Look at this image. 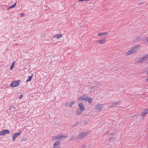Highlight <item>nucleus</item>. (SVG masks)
<instances>
[{
	"instance_id": "nucleus-1",
	"label": "nucleus",
	"mask_w": 148,
	"mask_h": 148,
	"mask_svg": "<svg viewBox=\"0 0 148 148\" xmlns=\"http://www.w3.org/2000/svg\"><path fill=\"white\" fill-rule=\"evenodd\" d=\"M67 136V135L65 136V135H59L56 136H53L52 139H54L55 140H62Z\"/></svg>"
},
{
	"instance_id": "nucleus-2",
	"label": "nucleus",
	"mask_w": 148,
	"mask_h": 148,
	"mask_svg": "<svg viewBox=\"0 0 148 148\" xmlns=\"http://www.w3.org/2000/svg\"><path fill=\"white\" fill-rule=\"evenodd\" d=\"M20 81V80L13 81L10 86L13 87H17L19 86Z\"/></svg>"
},
{
	"instance_id": "nucleus-3",
	"label": "nucleus",
	"mask_w": 148,
	"mask_h": 148,
	"mask_svg": "<svg viewBox=\"0 0 148 148\" xmlns=\"http://www.w3.org/2000/svg\"><path fill=\"white\" fill-rule=\"evenodd\" d=\"M10 132L9 130L5 129L0 132V136H4L7 134H9Z\"/></svg>"
},
{
	"instance_id": "nucleus-4",
	"label": "nucleus",
	"mask_w": 148,
	"mask_h": 148,
	"mask_svg": "<svg viewBox=\"0 0 148 148\" xmlns=\"http://www.w3.org/2000/svg\"><path fill=\"white\" fill-rule=\"evenodd\" d=\"M88 134V131H87L84 132H82L79 134L80 137L83 139L85 136H87Z\"/></svg>"
},
{
	"instance_id": "nucleus-5",
	"label": "nucleus",
	"mask_w": 148,
	"mask_h": 148,
	"mask_svg": "<svg viewBox=\"0 0 148 148\" xmlns=\"http://www.w3.org/2000/svg\"><path fill=\"white\" fill-rule=\"evenodd\" d=\"M103 105L102 104L97 105L95 106V108L99 112L101 110V109L103 107Z\"/></svg>"
},
{
	"instance_id": "nucleus-6",
	"label": "nucleus",
	"mask_w": 148,
	"mask_h": 148,
	"mask_svg": "<svg viewBox=\"0 0 148 148\" xmlns=\"http://www.w3.org/2000/svg\"><path fill=\"white\" fill-rule=\"evenodd\" d=\"M21 130H19V132H16L12 136L13 141H14L17 137L20 135L21 134Z\"/></svg>"
},
{
	"instance_id": "nucleus-7",
	"label": "nucleus",
	"mask_w": 148,
	"mask_h": 148,
	"mask_svg": "<svg viewBox=\"0 0 148 148\" xmlns=\"http://www.w3.org/2000/svg\"><path fill=\"white\" fill-rule=\"evenodd\" d=\"M78 105L80 111L82 112L84 110L85 108L83 106V104L82 103H79Z\"/></svg>"
},
{
	"instance_id": "nucleus-8",
	"label": "nucleus",
	"mask_w": 148,
	"mask_h": 148,
	"mask_svg": "<svg viewBox=\"0 0 148 148\" xmlns=\"http://www.w3.org/2000/svg\"><path fill=\"white\" fill-rule=\"evenodd\" d=\"M106 41V38H103V39L98 40L97 42L99 44H102L105 43Z\"/></svg>"
},
{
	"instance_id": "nucleus-9",
	"label": "nucleus",
	"mask_w": 148,
	"mask_h": 148,
	"mask_svg": "<svg viewBox=\"0 0 148 148\" xmlns=\"http://www.w3.org/2000/svg\"><path fill=\"white\" fill-rule=\"evenodd\" d=\"M134 52L135 51H134V49H132L129 50L127 52L125 53V54L127 56L131 55L133 54Z\"/></svg>"
},
{
	"instance_id": "nucleus-10",
	"label": "nucleus",
	"mask_w": 148,
	"mask_h": 148,
	"mask_svg": "<svg viewBox=\"0 0 148 148\" xmlns=\"http://www.w3.org/2000/svg\"><path fill=\"white\" fill-rule=\"evenodd\" d=\"M120 101H117L116 102H114L113 103H112L111 106V107L112 108L113 107H115L117 105H119L120 104L119 103Z\"/></svg>"
},
{
	"instance_id": "nucleus-11",
	"label": "nucleus",
	"mask_w": 148,
	"mask_h": 148,
	"mask_svg": "<svg viewBox=\"0 0 148 148\" xmlns=\"http://www.w3.org/2000/svg\"><path fill=\"white\" fill-rule=\"evenodd\" d=\"M86 95H84L79 98L78 101H80L82 100H86Z\"/></svg>"
},
{
	"instance_id": "nucleus-12",
	"label": "nucleus",
	"mask_w": 148,
	"mask_h": 148,
	"mask_svg": "<svg viewBox=\"0 0 148 148\" xmlns=\"http://www.w3.org/2000/svg\"><path fill=\"white\" fill-rule=\"evenodd\" d=\"M60 142L58 140L56 141L53 144V148H56L57 147V146L60 144Z\"/></svg>"
},
{
	"instance_id": "nucleus-13",
	"label": "nucleus",
	"mask_w": 148,
	"mask_h": 148,
	"mask_svg": "<svg viewBox=\"0 0 148 148\" xmlns=\"http://www.w3.org/2000/svg\"><path fill=\"white\" fill-rule=\"evenodd\" d=\"M148 113V109L146 110H145L143 111L142 112L141 115H142L143 117L145 116Z\"/></svg>"
},
{
	"instance_id": "nucleus-14",
	"label": "nucleus",
	"mask_w": 148,
	"mask_h": 148,
	"mask_svg": "<svg viewBox=\"0 0 148 148\" xmlns=\"http://www.w3.org/2000/svg\"><path fill=\"white\" fill-rule=\"evenodd\" d=\"M93 83L95 84V86H93V87H92L91 88V89L92 88H94V87H96L97 86H99L100 85V83L99 82H94Z\"/></svg>"
},
{
	"instance_id": "nucleus-15",
	"label": "nucleus",
	"mask_w": 148,
	"mask_h": 148,
	"mask_svg": "<svg viewBox=\"0 0 148 148\" xmlns=\"http://www.w3.org/2000/svg\"><path fill=\"white\" fill-rule=\"evenodd\" d=\"M17 2H15L13 5L10 6L8 8L7 10H8L12 8L15 7L16 5Z\"/></svg>"
},
{
	"instance_id": "nucleus-16",
	"label": "nucleus",
	"mask_w": 148,
	"mask_h": 148,
	"mask_svg": "<svg viewBox=\"0 0 148 148\" xmlns=\"http://www.w3.org/2000/svg\"><path fill=\"white\" fill-rule=\"evenodd\" d=\"M140 48V45H137L135 46H133V49H134V51H136V49H139Z\"/></svg>"
},
{
	"instance_id": "nucleus-17",
	"label": "nucleus",
	"mask_w": 148,
	"mask_h": 148,
	"mask_svg": "<svg viewBox=\"0 0 148 148\" xmlns=\"http://www.w3.org/2000/svg\"><path fill=\"white\" fill-rule=\"evenodd\" d=\"M107 34L108 35V34H107V32H103L102 33H98L97 34V36H101L103 35H104L105 34Z\"/></svg>"
},
{
	"instance_id": "nucleus-18",
	"label": "nucleus",
	"mask_w": 148,
	"mask_h": 148,
	"mask_svg": "<svg viewBox=\"0 0 148 148\" xmlns=\"http://www.w3.org/2000/svg\"><path fill=\"white\" fill-rule=\"evenodd\" d=\"M33 76V75L32 74L31 76H29L28 77V78L26 80V81L27 82L30 81L31 80Z\"/></svg>"
},
{
	"instance_id": "nucleus-19",
	"label": "nucleus",
	"mask_w": 148,
	"mask_h": 148,
	"mask_svg": "<svg viewBox=\"0 0 148 148\" xmlns=\"http://www.w3.org/2000/svg\"><path fill=\"white\" fill-rule=\"evenodd\" d=\"M80 136L79 134L77 137L76 140L78 141V142H79L80 140L82 139V138H81V137H80Z\"/></svg>"
},
{
	"instance_id": "nucleus-20",
	"label": "nucleus",
	"mask_w": 148,
	"mask_h": 148,
	"mask_svg": "<svg viewBox=\"0 0 148 148\" xmlns=\"http://www.w3.org/2000/svg\"><path fill=\"white\" fill-rule=\"evenodd\" d=\"M145 58L143 57L139 59V62H143Z\"/></svg>"
},
{
	"instance_id": "nucleus-21",
	"label": "nucleus",
	"mask_w": 148,
	"mask_h": 148,
	"mask_svg": "<svg viewBox=\"0 0 148 148\" xmlns=\"http://www.w3.org/2000/svg\"><path fill=\"white\" fill-rule=\"evenodd\" d=\"M88 100V102L89 103H91L92 101V100L90 98H87V97H86V100Z\"/></svg>"
},
{
	"instance_id": "nucleus-22",
	"label": "nucleus",
	"mask_w": 148,
	"mask_h": 148,
	"mask_svg": "<svg viewBox=\"0 0 148 148\" xmlns=\"http://www.w3.org/2000/svg\"><path fill=\"white\" fill-rule=\"evenodd\" d=\"M76 112L77 115H79L82 114V112L79 111L78 110H76Z\"/></svg>"
},
{
	"instance_id": "nucleus-23",
	"label": "nucleus",
	"mask_w": 148,
	"mask_h": 148,
	"mask_svg": "<svg viewBox=\"0 0 148 148\" xmlns=\"http://www.w3.org/2000/svg\"><path fill=\"white\" fill-rule=\"evenodd\" d=\"M74 103V102L73 101H71L69 105V106L70 107H72V105Z\"/></svg>"
},
{
	"instance_id": "nucleus-24",
	"label": "nucleus",
	"mask_w": 148,
	"mask_h": 148,
	"mask_svg": "<svg viewBox=\"0 0 148 148\" xmlns=\"http://www.w3.org/2000/svg\"><path fill=\"white\" fill-rule=\"evenodd\" d=\"M62 35L61 34H58V35L57 36V38L58 39L59 38L62 37Z\"/></svg>"
},
{
	"instance_id": "nucleus-25",
	"label": "nucleus",
	"mask_w": 148,
	"mask_h": 148,
	"mask_svg": "<svg viewBox=\"0 0 148 148\" xmlns=\"http://www.w3.org/2000/svg\"><path fill=\"white\" fill-rule=\"evenodd\" d=\"M75 137L74 136H72L71 137V138L69 140H70V141H72V140Z\"/></svg>"
},
{
	"instance_id": "nucleus-26",
	"label": "nucleus",
	"mask_w": 148,
	"mask_h": 148,
	"mask_svg": "<svg viewBox=\"0 0 148 148\" xmlns=\"http://www.w3.org/2000/svg\"><path fill=\"white\" fill-rule=\"evenodd\" d=\"M140 37H137L135 38V39L134 40L135 41H137L139 40Z\"/></svg>"
},
{
	"instance_id": "nucleus-27",
	"label": "nucleus",
	"mask_w": 148,
	"mask_h": 148,
	"mask_svg": "<svg viewBox=\"0 0 148 148\" xmlns=\"http://www.w3.org/2000/svg\"><path fill=\"white\" fill-rule=\"evenodd\" d=\"M23 95H20L19 96V97H18L19 99H22V98H23Z\"/></svg>"
},
{
	"instance_id": "nucleus-28",
	"label": "nucleus",
	"mask_w": 148,
	"mask_h": 148,
	"mask_svg": "<svg viewBox=\"0 0 148 148\" xmlns=\"http://www.w3.org/2000/svg\"><path fill=\"white\" fill-rule=\"evenodd\" d=\"M14 66L12 65H11L10 68V70H12L13 69V68H14Z\"/></svg>"
},
{
	"instance_id": "nucleus-29",
	"label": "nucleus",
	"mask_w": 148,
	"mask_h": 148,
	"mask_svg": "<svg viewBox=\"0 0 148 148\" xmlns=\"http://www.w3.org/2000/svg\"><path fill=\"white\" fill-rule=\"evenodd\" d=\"M14 108V106L12 105L11 106L9 109L11 110L12 109Z\"/></svg>"
},
{
	"instance_id": "nucleus-30",
	"label": "nucleus",
	"mask_w": 148,
	"mask_h": 148,
	"mask_svg": "<svg viewBox=\"0 0 148 148\" xmlns=\"http://www.w3.org/2000/svg\"><path fill=\"white\" fill-rule=\"evenodd\" d=\"M25 15V14L23 13H21L20 14V16L21 17H23V16H24Z\"/></svg>"
},
{
	"instance_id": "nucleus-31",
	"label": "nucleus",
	"mask_w": 148,
	"mask_h": 148,
	"mask_svg": "<svg viewBox=\"0 0 148 148\" xmlns=\"http://www.w3.org/2000/svg\"><path fill=\"white\" fill-rule=\"evenodd\" d=\"M114 139V138H113L112 137V138H110L109 139V140H110V141H111V140H113Z\"/></svg>"
},
{
	"instance_id": "nucleus-32",
	"label": "nucleus",
	"mask_w": 148,
	"mask_h": 148,
	"mask_svg": "<svg viewBox=\"0 0 148 148\" xmlns=\"http://www.w3.org/2000/svg\"><path fill=\"white\" fill-rule=\"evenodd\" d=\"M80 123V122H78V123H76L74 125H73V126H76L79 123Z\"/></svg>"
},
{
	"instance_id": "nucleus-33",
	"label": "nucleus",
	"mask_w": 148,
	"mask_h": 148,
	"mask_svg": "<svg viewBox=\"0 0 148 148\" xmlns=\"http://www.w3.org/2000/svg\"><path fill=\"white\" fill-rule=\"evenodd\" d=\"M144 58L145 59L146 58H148V54L146 56H144Z\"/></svg>"
},
{
	"instance_id": "nucleus-34",
	"label": "nucleus",
	"mask_w": 148,
	"mask_h": 148,
	"mask_svg": "<svg viewBox=\"0 0 148 148\" xmlns=\"http://www.w3.org/2000/svg\"><path fill=\"white\" fill-rule=\"evenodd\" d=\"M15 62L14 61L12 63V65L14 66L15 64Z\"/></svg>"
},
{
	"instance_id": "nucleus-35",
	"label": "nucleus",
	"mask_w": 148,
	"mask_h": 148,
	"mask_svg": "<svg viewBox=\"0 0 148 148\" xmlns=\"http://www.w3.org/2000/svg\"><path fill=\"white\" fill-rule=\"evenodd\" d=\"M58 35V34H56L55 35H54L53 36V37H56L57 38V36Z\"/></svg>"
},
{
	"instance_id": "nucleus-36",
	"label": "nucleus",
	"mask_w": 148,
	"mask_h": 148,
	"mask_svg": "<svg viewBox=\"0 0 148 148\" xmlns=\"http://www.w3.org/2000/svg\"><path fill=\"white\" fill-rule=\"evenodd\" d=\"M109 132L108 131L107 132H106L105 133V134H104V135H106L108 134V133H109Z\"/></svg>"
},
{
	"instance_id": "nucleus-37",
	"label": "nucleus",
	"mask_w": 148,
	"mask_h": 148,
	"mask_svg": "<svg viewBox=\"0 0 148 148\" xmlns=\"http://www.w3.org/2000/svg\"><path fill=\"white\" fill-rule=\"evenodd\" d=\"M27 139H22L21 140V141H24V140H27Z\"/></svg>"
},
{
	"instance_id": "nucleus-38",
	"label": "nucleus",
	"mask_w": 148,
	"mask_h": 148,
	"mask_svg": "<svg viewBox=\"0 0 148 148\" xmlns=\"http://www.w3.org/2000/svg\"><path fill=\"white\" fill-rule=\"evenodd\" d=\"M84 1H85V0H79V2H82Z\"/></svg>"
},
{
	"instance_id": "nucleus-39",
	"label": "nucleus",
	"mask_w": 148,
	"mask_h": 148,
	"mask_svg": "<svg viewBox=\"0 0 148 148\" xmlns=\"http://www.w3.org/2000/svg\"><path fill=\"white\" fill-rule=\"evenodd\" d=\"M146 39L147 40V42L148 43V36L146 38Z\"/></svg>"
},
{
	"instance_id": "nucleus-40",
	"label": "nucleus",
	"mask_w": 148,
	"mask_h": 148,
	"mask_svg": "<svg viewBox=\"0 0 148 148\" xmlns=\"http://www.w3.org/2000/svg\"><path fill=\"white\" fill-rule=\"evenodd\" d=\"M143 3V2H140L138 3V4L139 5H140L141 4H142V3Z\"/></svg>"
},
{
	"instance_id": "nucleus-41",
	"label": "nucleus",
	"mask_w": 148,
	"mask_h": 148,
	"mask_svg": "<svg viewBox=\"0 0 148 148\" xmlns=\"http://www.w3.org/2000/svg\"><path fill=\"white\" fill-rule=\"evenodd\" d=\"M110 135H113V132H111L110 133Z\"/></svg>"
},
{
	"instance_id": "nucleus-42",
	"label": "nucleus",
	"mask_w": 148,
	"mask_h": 148,
	"mask_svg": "<svg viewBox=\"0 0 148 148\" xmlns=\"http://www.w3.org/2000/svg\"><path fill=\"white\" fill-rule=\"evenodd\" d=\"M146 80L148 81V77L147 78Z\"/></svg>"
},
{
	"instance_id": "nucleus-43",
	"label": "nucleus",
	"mask_w": 148,
	"mask_h": 148,
	"mask_svg": "<svg viewBox=\"0 0 148 148\" xmlns=\"http://www.w3.org/2000/svg\"><path fill=\"white\" fill-rule=\"evenodd\" d=\"M56 148H61L60 147H57Z\"/></svg>"
},
{
	"instance_id": "nucleus-44",
	"label": "nucleus",
	"mask_w": 148,
	"mask_h": 148,
	"mask_svg": "<svg viewBox=\"0 0 148 148\" xmlns=\"http://www.w3.org/2000/svg\"><path fill=\"white\" fill-rule=\"evenodd\" d=\"M90 0H85V1H90Z\"/></svg>"
},
{
	"instance_id": "nucleus-45",
	"label": "nucleus",
	"mask_w": 148,
	"mask_h": 148,
	"mask_svg": "<svg viewBox=\"0 0 148 148\" xmlns=\"http://www.w3.org/2000/svg\"><path fill=\"white\" fill-rule=\"evenodd\" d=\"M147 74H148V71H147Z\"/></svg>"
}]
</instances>
